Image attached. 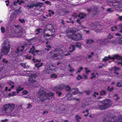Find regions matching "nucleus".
<instances>
[{"label":"nucleus","instance_id":"dca6fc26","mask_svg":"<svg viewBox=\"0 0 122 122\" xmlns=\"http://www.w3.org/2000/svg\"><path fill=\"white\" fill-rule=\"evenodd\" d=\"M43 65V63H36L35 65L36 67L38 68H39L40 67L42 66Z\"/></svg>","mask_w":122,"mask_h":122},{"label":"nucleus","instance_id":"423d86ee","mask_svg":"<svg viewBox=\"0 0 122 122\" xmlns=\"http://www.w3.org/2000/svg\"><path fill=\"white\" fill-rule=\"evenodd\" d=\"M25 46L24 45L18 47L16 50V51L13 52L12 53L13 56L14 57H16L18 56V54L19 52H22L24 49Z\"/></svg>","mask_w":122,"mask_h":122},{"label":"nucleus","instance_id":"6ab92c4d","mask_svg":"<svg viewBox=\"0 0 122 122\" xmlns=\"http://www.w3.org/2000/svg\"><path fill=\"white\" fill-rule=\"evenodd\" d=\"M78 17H80L81 19H83L85 17L84 14L82 13L78 15Z\"/></svg>","mask_w":122,"mask_h":122},{"label":"nucleus","instance_id":"473e14b6","mask_svg":"<svg viewBox=\"0 0 122 122\" xmlns=\"http://www.w3.org/2000/svg\"><path fill=\"white\" fill-rule=\"evenodd\" d=\"M16 93L15 92H13L12 93H9L8 95L9 96H13L15 95Z\"/></svg>","mask_w":122,"mask_h":122},{"label":"nucleus","instance_id":"bb28decb","mask_svg":"<svg viewBox=\"0 0 122 122\" xmlns=\"http://www.w3.org/2000/svg\"><path fill=\"white\" fill-rule=\"evenodd\" d=\"M117 42L119 44H122V38H120L117 40Z\"/></svg>","mask_w":122,"mask_h":122},{"label":"nucleus","instance_id":"c85d7f7f","mask_svg":"<svg viewBox=\"0 0 122 122\" xmlns=\"http://www.w3.org/2000/svg\"><path fill=\"white\" fill-rule=\"evenodd\" d=\"M46 72L47 74L51 73L52 72V69H47L46 70Z\"/></svg>","mask_w":122,"mask_h":122},{"label":"nucleus","instance_id":"7c9ffc66","mask_svg":"<svg viewBox=\"0 0 122 122\" xmlns=\"http://www.w3.org/2000/svg\"><path fill=\"white\" fill-rule=\"evenodd\" d=\"M87 68L85 67V73L87 74H88V73L90 72V70H88Z\"/></svg>","mask_w":122,"mask_h":122},{"label":"nucleus","instance_id":"e2e57ef3","mask_svg":"<svg viewBox=\"0 0 122 122\" xmlns=\"http://www.w3.org/2000/svg\"><path fill=\"white\" fill-rule=\"evenodd\" d=\"M33 6H35V7H39L38 2L37 3L34 4H33Z\"/></svg>","mask_w":122,"mask_h":122},{"label":"nucleus","instance_id":"c03bdc74","mask_svg":"<svg viewBox=\"0 0 122 122\" xmlns=\"http://www.w3.org/2000/svg\"><path fill=\"white\" fill-rule=\"evenodd\" d=\"M20 64L21 65V66L23 67L24 68H25L26 67V66L25 65V64L24 63H21Z\"/></svg>","mask_w":122,"mask_h":122},{"label":"nucleus","instance_id":"72a5a7b5","mask_svg":"<svg viewBox=\"0 0 122 122\" xmlns=\"http://www.w3.org/2000/svg\"><path fill=\"white\" fill-rule=\"evenodd\" d=\"M88 110H86L85 111L83 112V113H86V114H85L84 115L85 116H88Z\"/></svg>","mask_w":122,"mask_h":122},{"label":"nucleus","instance_id":"f03ea898","mask_svg":"<svg viewBox=\"0 0 122 122\" xmlns=\"http://www.w3.org/2000/svg\"><path fill=\"white\" fill-rule=\"evenodd\" d=\"M15 106L11 104H7L4 105L3 108V112L8 116H14L12 113Z\"/></svg>","mask_w":122,"mask_h":122},{"label":"nucleus","instance_id":"b1692460","mask_svg":"<svg viewBox=\"0 0 122 122\" xmlns=\"http://www.w3.org/2000/svg\"><path fill=\"white\" fill-rule=\"evenodd\" d=\"M81 45V44L79 42H77L76 43V46L77 47H78L79 49H81L82 48Z\"/></svg>","mask_w":122,"mask_h":122},{"label":"nucleus","instance_id":"de8ad7c7","mask_svg":"<svg viewBox=\"0 0 122 122\" xmlns=\"http://www.w3.org/2000/svg\"><path fill=\"white\" fill-rule=\"evenodd\" d=\"M32 107V105L30 103H29L27 105V109H29Z\"/></svg>","mask_w":122,"mask_h":122},{"label":"nucleus","instance_id":"49530a36","mask_svg":"<svg viewBox=\"0 0 122 122\" xmlns=\"http://www.w3.org/2000/svg\"><path fill=\"white\" fill-rule=\"evenodd\" d=\"M107 11L108 12H112L113 10L111 8H109L107 9Z\"/></svg>","mask_w":122,"mask_h":122},{"label":"nucleus","instance_id":"a211bd4d","mask_svg":"<svg viewBox=\"0 0 122 122\" xmlns=\"http://www.w3.org/2000/svg\"><path fill=\"white\" fill-rule=\"evenodd\" d=\"M24 89L23 87H18L16 89V91L17 93H19L20 91Z\"/></svg>","mask_w":122,"mask_h":122},{"label":"nucleus","instance_id":"338daca9","mask_svg":"<svg viewBox=\"0 0 122 122\" xmlns=\"http://www.w3.org/2000/svg\"><path fill=\"white\" fill-rule=\"evenodd\" d=\"M41 30V29L40 28L37 29H36V31L38 32V33H39L40 32V30Z\"/></svg>","mask_w":122,"mask_h":122},{"label":"nucleus","instance_id":"412c9836","mask_svg":"<svg viewBox=\"0 0 122 122\" xmlns=\"http://www.w3.org/2000/svg\"><path fill=\"white\" fill-rule=\"evenodd\" d=\"M73 94L74 95H76L78 92V89H73L72 90Z\"/></svg>","mask_w":122,"mask_h":122},{"label":"nucleus","instance_id":"a19ab883","mask_svg":"<svg viewBox=\"0 0 122 122\" xmlns=\"http://www.w3.org/2000/svg\"><path fill=\"white\" fill-rule=\"evenodd\" d=\"M25 57L26 59H29V60H30L31 58V56L28 55L25 56Z\"/></svg>","mask_w":122,"mask_h":122},{"label":"nucleus","instance_id":"393cba45","mask_svg":"<svg viewBox=\"0 0 122 122\" xmlns=\"http://www.w3.org/2000/svg\"><path fill=\"white\" fill-rule=\"evenodd\" d=\"M51 107V105H46L45 107V108L47 110H49Z\"/></svg>","mask_w":122,"mask_h":122},{"label":"nucleus","instance_id":"774afa93","mask_svg":"<svg viewBox=\"0 0 122 122\" xmlns=\"http://www.w3.org/2000/svg\"><path fill=\"white\" fill-rule=\"evenodd\" d=\"M8 120L7 119H5L3 120H1V122H6Z\"/></svg>","mask_w":122,"mask_h":122},{"label":"nucleus","instance_id":"9b49d317","mask_svg":"<svg viewBox=\"0 0 122 122\" xmlns=\"http://www.w3.org/2000/svg\"><path fill=\"white\" fill-rule=\"evenodd\" d=\"M117 120H114L113 118H112L111 120H110L109 121H108L106 119H105L103 121V122H116ZM118 122H122V120L120 119L118 120Z\"/></svg>","mask_w":122,"mask_h":122},{"label":"nucleus","instance_id":"bf43d9fd","mask_svg":"<svg viewBox=\"0 0 122 122\" xmlns=\"http://www.w3.org/2000/svg\"><path fill=\"white\" fill-rule=\"evenodd\" d=\"M48 12L49 13H51V14H54V12L53 11L50 10H49Z\"/></svg>","mask_w":122,"mask_h":122},{"label":"nucleus","instance_id":"4d7b16f0","mask_svg":"<svg viewBox=\"0 0 122 122\" xmlns=\"http://www.w3.org/2000/svg\"><path fill=\"white\" fill-rule=\"evenodd\" d=\"M105 92L104 91H101V92L100 94L101 95H104L105 94Z\"/></svg>","mask_w":122,"mask_h":122},{"label":"nucleus","instance_id":"a18cd8bd","mask_svg":"<svg viewBox=\"0 0 122 122\" xmlns=\"http://www.w3.org/2000/svg\"><path fill=\"white\" fill-rule=\"evenodd\" d=\"M28 92L26 90L22 92V93L23 95H25L27 94Z\"/></svg>","mask_w":122,"mask_h":122},{"label":"nucleus","instance_id":"58836bf2","mask_svg":"<svg viewBox=\"0 0 122 122\" xmlns=\"http://www.w3.org/2000/svg\"><path fill=\"white\" fill-rule=\"evenodd\" d=\"M91 75L92 76L91 77V78L92 79L96 77V76L94 73H92L91 74Z\"/></svg>","mask_w":122,"mask_h":122},{"label":"nucleus","instance_id":"4c0bfd02","mask_svg":"<svg viewBox=\"0 0 122 122\" xmlns=\"http://www.w3.org/2000/svg\"><path fill=\"white\" fill-rule=\"evenodd\" d=\"M1 32L2 33H4L5 31V30L4 27H1Z\"/></svg>","mask_w":122,"mask_h":122},{"label":"nucleus","instance_id":"f257e3e1","mask_svg":"<svg viewBox=\"0 0 122 122\" xmlns=\"http://www.w3.org/2000/svg\"><path fill=\"white\" fill-rule=\"evenodd\" d=\"M43 88H41L39 90L37 96L41 102H44L46 99H50L51 97L54 96V94L53 93H47L44 91Z\"/></svg>","mask_w":122,"mask_h":122},{"label":"nucleus","instance_id":"cd10ccee","mask_svg":"<svg viewBox=\"0 0 122 122\" xmlns=\"http://www.w3.org/2000/svg\"><path fill=\"white\" fill-rule=\"evenodd\" d=\"M83 70V67H80L78 69V70L76 72V74H77L78 73H80L81 72V71L82 70Z\"/></svg>","mask_w":122,"mask_h":122},{"label":"nucleus","instance_id":"6e6d98bb","mask_svg":"<svg viewBox=\"0 0 122 122\" xmlns=\"http://www.w3.org/2000/svg\"><path fill=\"white\" fill-rule=\"evenodd\" d=\"M39 6L40 7H42L43 4V3H40L39 2H38Z\"/></svg>","mask_w":122,"mask_h":122},{"label":"nucleus","instance_id":"7ed1b4c3","mask_svg":"<svg viewBox=\"0 0 122 122\" xmlns=\"http://www.w3.org/2000/svg\"><path fill=\"white\" fill-rule=\"evenodd\" d=\"M112 104V102L109 100H106L100 102L98 108L101 109H105L108 108Z\"/></svg>","mask_w":122,"mask_h":122},{"label":"nucleus","instance_id":"2eb2a0df","mask_svg":"<svg viewBox=\"0 0 122 122\" xmlns=\"http://www.w3.org/2000/svg\"><path fill=\"white\" fill-rule=\"evenodd\" d=\"M58 56V55L57 54L54 53L51 56V58L53 59L57 60V59Z\"/></svg>","mask_w":122,"mask_h":122},{"label":"nucleus","instance_id":"c9c22d12","mask_svg":"<svg viewBox=\"0 0 122 122\" xmlns=\"http://www.w3.org/2000/svg\"><path fill=\"white\" fill-rule=\"evenodd\" d=\"M33 62L35 63L37 62H40L41 61V60H38V59L36 60L35 58H33L32 60Z\"/></svg>","mask_w":122,"mask_h":122},{"label":"nucleus","instance_id":"39448f33","mask_svg":"<svg viewBox=\"0 0 122 122\" xmlns=\"http://www.w3.org/2000/svg\"><path fill=\"white\" fill-rule=\"evenodd\" d=\"M67 37L72 40L74 41H78L82 40V37L81 35L78 34H72L67 35Z\"/></svg>","mask_w":122,"mask_h":122},{"label":"nucleus","instance_id":"13d9d810","mask_svg":"<svg viewBox=\"0 0 122 122\" xmlns=\"http://www.w3.org/2000/svg\"><path fill=\"white\" fill-rule=\"evenodd\" d=\"M14 87V86L13 85L11 86L10 87V89H8V90L9 91H11V89H13Z\"/></svg>","mask_w":122,"mask_h":122},{"label":"nucleus","instance_id":"0eeeda50","mask_svg":"<svg viewBox=\"0 0 122 122\" xmlns=\"http://www.w3.org/2000/svg\"><path fill=\"white\" fill-rule=\"evenodd\" d=\"M46 28L44 30L45 32L49 31L50 33H52V36H53L54 34H55V30L53 26L51 24H48L46 25Z\"/></svg>","mask_w":122,"mask_h":122},{"label":"nucleus","instance_id":"ea45409f","mask_svg":"<svg viewBox=\"0 0 122 122\" xmlns=\"http://www.w3.org/2000/svg\"><path fill=\"white\" fill-rule=\"evenodd\" d=\"M35 49V46H32V48H30V51H34Z\"/></svg>","mask_w":122,"mask_h":122},{"label":"nucleus","instance_id":"8fccbe9b","mask_svg":"<svg viewBox=\"0 0 122 122\" xmlns=\"http://www.w3.org/2000/svg\"><path fill=\"white\" fill-rule=\"evenodd\" d=\"M2 61L3 62L5 63L6 64H7L8 62V61L7 60H6L5 58L3 59Z\"/></svg>","mask_w":122,"mask_h":122},{"label":"nucleus","instance_id":"37998d69","mask_svg":"<svg viewBox=\"0 0 122 122\" xmlns=\"http://www.w3.org/2000/svg\"><path fill=\"white\" fill-rule=\"evenodd\" d=\"M19 21L21 23H24L25 22V21L24 19H19Z\"/></svg>","mask_w":122,"mask_h":122},{"label":"nucleus","instance_id":"0e129e2a","mask_svg":"<svg viewBox=\"0 0 122 122\" xmlns=\"http://www.w3.org/2000/svg\"><path fill=\"white\" fill-rule=\"evenodd\" d=\"M107 89H108V90L109 91H111L113 89V88L112 87H108Z\"/></svg>","mask_w":122,"mask_h":122},{"label":"nucleus","instance_id":"a878e982","mask_svg":"<svg viewBox=\"0 0 122 122\" xmlns=\"http://www.w3.org/2000/svg\"><path fill=\"white\" fill-rule=\"evenodd\" d=\"M11 19L12 20H15V15L14 14H11Z\"/></svg>","mask_w":122,"mask_h":122},{"label":"nucleus","instance_id":"1a4fd4ad","mask_svg":"<svg viewBox=\"0 0 122 122\" xmlns=\"http://www.w3.org/2000/svg\"><path fill=\"white\" fill-rule=\"evenodd\" d=\"M71 47H72V50H70L69 51H68L66 54H65L64 55L65 56H67L68 55H71L70 52H72L74 51L75 50V46L74 45H72L71 46Z\"/></svg>","mask_w":122,"mask_h":122},{"label":"nucleus","instance_id":"9d476101","mask_svg":"<svg viewBox=\"0 0 122 122\" xmlns=\"http://www.w3.org/2000/svg\"><path fill=\"white\" fill-rule=\"evenodd\" d=\"M111 58V59L113 60H114L115 59H117L121 60V61H122V57L117 54L114 55Z\"/></svg>","mask_w":122,"mask_h":122},{"label":"nucleus","instance_id":"5fc2aeb1","mask_svg":"<svg viewBox=\"0 0 122 122\" xmlns=\"http://www.w3.org/2000/svg\"><path fill=\"white\" fill-rule=\"evenodd\" d=\"M45 3L46 4H48L49 5H51V2L48 1H46L45 2Z\"/></svg>","mask_w":122,"mask_h":122},{"label":"nucleus","instance_id":"e433bc0d","mask_svg":"<svg viewBox=\"0 0 122 122\" xmlns=\"http://www.w3.org/2000/svg\"><path fill=\"white\" fill-rule=\"evenodd\" d=\"M67 97L69 100H71L72 99V96L70 94H68L67 95Z\"/></svg>","mask_w":122,"mask_h":122},{"label":"nucleus","instance_id":"aec40b11","mask_svg":"<svg viewBox=\"0 0 122 122\" xmlns=\"http://www.w3.org/2000/svg\"><path fill=\"white\" fill-rule=\"evenodd\" d=\"M29 76H30L32 77L35 78L37 77V74L36 73L33 72L32 74H31L30 75H28Z\"/></svg>","mask_w":122,"mask_h":122},{"label":"nucleus","instance_id":"680f3d73","mask_svg":"<svg viewBox=\"0 0 122 122\" xmlns=\"http://www.w3.org/2000/svg\"><path fill=\"white\" fill-rule=\"evenodd\" d=\"M24 1L23 0H21L20 1V2H19L18 3V4L19 5H20L21 4L24 3Z\"/></svg>","mask_w":122,"mask_h":122},{"label":"nucleus","instance_id":"09e8293b","mask_svg":"<svg viewBox=\"0 0 122 122\" xmlns=\"http://www.w3.org/2000/svg\"><path fill=\"white\" fill-rule=\"evenodd\" d=\"M76 32V31L75 30H70V32L73 33L72 34H74Z\"/></svg>","mask_w":122,"mask_h":122},{"label":"nucleus","instance_id":"6e6552de","mask_svg":"<svg viewBox=\"0 0 122 122\" xmlns=\"http://www.w3.org/2000/svg\"><path fill=\"white\" fill-rule=\"evenodd\" d=\"M97 42L99 43L100 44L102 45H106L108 43H111V42L107 39L105 38L103 40H98Z\"/></svg>","mask_w":122,"mask_h":122},{"label":"nucleus","instance_id":"c756f323","mask_svg":"<svg viewBox=\"0 0 122 122\" xmlns=\"http://www.w3.org/2000/svg\"><path fill=\"white\" fill-rule=\"evenodd\" d=\"M111 35V34L109 33L108 35L107 36V38L106 39H111L113 38V36L112 35Z\"/></svg>","mask_w":122,"mask_h":122},{"label":"nucleus","instance_id":"864d4df0","mask_svg":"<svg viewBox=\"0 0 122 122\" xmlns=\"http://www.w3.org/2000/svg\"><path fill=\"white\" fill-rule=\"evenodd\" d=\"M76 119L77 121H78V120L81 119V118L80 116H78L77 115H76Z\"/></svg>","mask_w":122,"mask_h":122},{"label":"nucleus","instance_id":"603ef678","mask_svg":"<svg viewBox=\"0 0 122 122\" xmlns=\"http://www.w3.org/2000/svg\"><path fill=\"white\" fill-rule=\"evenodd\" d=\"M29 53H31V54L33 55V56H34L35 55V52L34 51H29Z\"/></svg>","mask_w":122,"mask_h":122},{"label":"nucleus","instance_id":"69168bd1","mask_svg":"<svg viewBox=\"0 0 122 122\" xmlns=\"http://www.w3.org/2000/svg\"><path fill=\"white\" fill-rule=\"evenodd\" d=\"M70 88L68 86H67L65 88V89H66V91H68L70 89Z\"/></svg>","mask_w":122,"mask_h":122},{"label":"nucleus","instance_id":"20e7f679","mask_svg":"<svg viewBox=\"0 0 122 122\" xmlns=\"http://www.w3.org/2000/svg\"><path fill=\"white\" fill-rule=\"evenodd\" d=\"M4 44L1 50L2 53L4 55L7 54L10 50V46L9 42L8 41H4Z\"/></svg>","mask_w":122,"mask_h":122},{"label":"nucleus","instance_id":"f704fd0d","mask_svg":"<svg viewBox=\"0 0 122 122\" xmlns=\"http://www.w3.org/2000/svg\"><path fill=\"white\" fill-rule=\"evenodd\" d=\"M33 7H34L33 6V5H26V7H28V9L33 8Z\"/></svg>","mask_w":122,"mask_h":122},{"label":"nucleus","instance_id":"4be33fe9","mask_svg":"<svg viewBox=\"0 0 122 122\" xmlns=\"http://www.w3.org/2000/svg\"><path fill=\"white\" fill-rule=\"evenodd\" d=\"M94 42V41L92 39H89L86 41V43L87 44H91Z\"/></svg>","mask_w":122,"mask_h":122},{"label":"nucleus","instance_id":"ddd939ff","mask_svg":"<svg viewBox=\"0 0 122 122\" xmlns=\"http://www.w3.org/2000/svg\"><path fill=\"white\" fill-rule=\"evenodd\" d=\"M29 76V82L30 83H31V84H32V83L36 81V78L32 77L30 76Z\"/></svg>","mask_w":122,"mask_h":122},{"label":"nucleus","instance_id":"3c124183","mask_svg":"<svg viewBox=\"0 0 122 122\" xmlns=\"http://www.w3.org/2000/svg\"><path fill=\"white\" fill-rule=\"evenodd\" d=\"M82 78V77L79 75H78L77 77V79L78 80H80Z\"/></svg>","mask_w":122,"mask_h":122},{"label":"nucleus","instance_id":"79ce46f5","mask_svg":"<svg viewBox=\"0 0 122 122\" xmlns=\"http://www.w3.org/2000/svg\"><path fill=\"white\" fill-rule=\"evenodd\" d=\"M72 16L74 17V19H75L77 17V15L75 13H73V14L72 15Z\"/></svg>","mask_w":122,"mask_h":122},{"label":"nucleus","instance_id":"2f4dec72","mask_svg":"<svg viewBox=\"0 0 122 122\" xmlns=\"http://www.w3.org/2000/svg\"><path fill=\"white\" fill-rule=\"evenodd\" d=\"M51 78H56L57 77V75H56L54 73L52 74L51 75Z\"/></svg>","mask_w":122,"mask_h":122},{"label":"nucleus","instance_id":"f8f14e48","mask_svg":"<svg viewBox=\"0 0 122 122\" xmlns=\"http://www.w3.org/2000/svg\"><path fill=\"white\" fill-rule=\"evenodd\" d=\"M114 68V74H115L117 75H118L119 74V73L117 72V70H120V68H119L117 67H113L111 69V71H112L113 70V69Z\"/></svg>","mask_w":122,"mask_h":122},{"label":"nucleus","instance_id":"4468645a","mask_svg":"<svg viewBox=\"0 0 122 122\" xmlns=\"http://www.w3.org/2000/svg\"><path fill=\"white\" fill-rule=\"evenodd\" d=\"M112 57L109 55L108 57L105 56L103 59V61L104 62L106 61H107L109 60V59H111V58Z\"/></svg>","mask_w":122,"mask_h":122},{"label":"nucleus","instance_id":"f3484780","mask_svg":"<svg viewBox=\"0 0 122 122\" xmlns=\"http://www.w3.org/2000/svg\"><path fill=\"white\" fill-rule=\"evenodd\" d=\"M47 33H48L46 34H46H45L46 36L49 37L50 36H51L53 37H54L55 36V34H53L54 36H52V35H53L52 33H50L49 31H47Z\"/></svg>","mask_w":122,"mask_h":122},{"label":"nucleus","instance_id":"5701e85b","mask_svg":"<svg viewBox=\"0 0 122 122\" xmlns=\"http://www.w3.org/2000/svg\"><path fill=\"white\" fill-rule=\"evenodd\" d=\"M118 29L116 26H115L112 27L111 28V30L112 31H114L115 30H117Z\"/></svg>","mask_w":122,"mask_h":122},{"label":"nucleus","instance_id":"052dcab7","mask_svg":"<svg viewBox=\"0 0 122 122\" xmlns=\"http://www.w3.org/2000/svg\"><path fill=\"white\" fill-rule=\"evenodd\" d=\"M75 70V69H74L72 68L70 69L69 71L70 72L72 73V72L74 71Z\"/></svg>","mask_w":122,"mask_h":122}]
</instances>
